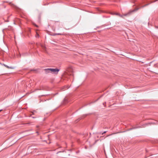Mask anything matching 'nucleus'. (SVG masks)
<instances>
[{"instance_id": "1", "label": "nucleus", "mask_w": 158, "mask_h": 158, "mask_svg": "<svg viewBox=\"0 0 158 158\" xmlns=\"http://www.w3.org/2000/svg\"><path fill=\"white\" fill-rule=\"evenodd\" d=\"M138 9H137L136 10H130L127 13L123 15H121L120 14H119V16L122 18H124L123 16H129L131 15V14L133 12L135 11V10H137Z\"/></svg>"}, {"instance_id": "3", "label": "nucleus", "mask_w": 158, "mask_h": 158, "mask_svg": "<svg viewBox=\"0 0 158 158\" xmlns=\"http://www.w3.org/2000/svg\"><path fill=\"white\" fill-rule=\"evenodd\" d=\"M50 69L51 68L46 69H45L44 70L46 73H48L50 72Z\"/></svg>"}, {"instance_id": "8", "label": "nucleus", "mask_w": 158, "mask_h": 158, "mask_svg": "<svg viewBox=\"0 0 158 158\" xmlns=\"http://www.w3.org/2000/svg\"><path fill=\"white\" fill-rule=\"evenodd\" d=\"M61 35V34H60V33H57V34H56L55 35Z\"/></svg>"}, {"instance_id": "2", "label": "nucleus", "mask_w": 158, "mask_h": 158, "mask_svg": "<svg viewBox=\"0 0 158 158\" xmlns=\"http://www.w3.org/2000/svg\"><path fill=\"white\" fill-rule=\"evenodd\" d=\"M60 70V69H58L51 68L50 72L55 74H57L58 73Z\"/></svg>"}, {"instance_id": "9", "label": "nucleus", "mask_w": 158, "mask_h": 158, "mask_svg": "<svg viewBox=\"0 0 158 158\" xmlns=\"http://www.w3.org/2000/svg\"><path fill=\"white\" fill-rule=\"evenodd\" d=\"M37 36H38V37L39 36V35L38 34H37V36H36V37H37Z\"/></svg>"}, {"instance_id": "5", "label": "nucleus", "mask_w": 158, "mask_h": 158, "mask_svg": "<svg viewBox=\"0 0 158 158\" xmlns=\"http://www.w3.org/2000/svg\"><path fill=\"white\" fill-rule=\"evenodd\" d=\"M41 47H42V48H43V49L44 50H45V48H46V47H45L44 46V45H41Z\"/></svg>"}, {"instance_id": "11", "label": "nucleus", "mask_w": 158, "mask_h": 158, "mask_svg": "<svg viewBox=\"0 0 158 158\" xmlns=\"http://www.w3.org/2000/svg\"><path fill=\"white\" fill-rule=\"evenodd\" d=\"M2 110H0V112L2 111Z\"/></svg>"}, {"instance_id": "7", "label": "nucleus", "mask_w": 158, "mask_h": 158, "mask_svg": "<svg viewBox=\"0 0 158 158\" xmlns=\"http://www.w3.org/2000/svg\"><path fill=\"white\" fill-rule=\"evenodd\" d=\"M106 131H104L102 133V135H103V134L106 133Z\"/></svg>"}, {"instance_id": "6", "label": "nucleus", "mask_w": 158, "mask_h": 158, "mask_svg": "<svg viewBox=\"0 0 158 158\" xmlns=\"http://www.w3.org/2000/svg\"><path fill=\"white\" fill-rule=\"evenodd\" d=\"M114 14L119 16V14H120L119 13H115Z\"/></svg>"}, {"instance_id": "10", "label": "nucleus", "mask_w": 158, "mask_h": 158, "mask_svg": "<svg viewBox=\"0 0 158 158\" xmlns=\"http://www.w3.org/2000/svg\"><path fill=\"white\" fill-rule=\"evenodd\" d=\"M35 26H36V27H37V25H36L35 24Z\"/></svg>"}, {"instance_id": "4", "label": "nucleus", "mask_w": 158, "mask_h": 158, "mask_svg": "<svg viewBox=\"0 0 158 158\" xmlns=\"http://www.w3.org/2000/svg\"><path fill=\"white\" fill-rule=\"evenodd\" d=\"M2 65H4L8 69H13V68L12 67H10L9 66H8L7 65H6L4 64H2Z\"/></svg>"}]
</instances>
